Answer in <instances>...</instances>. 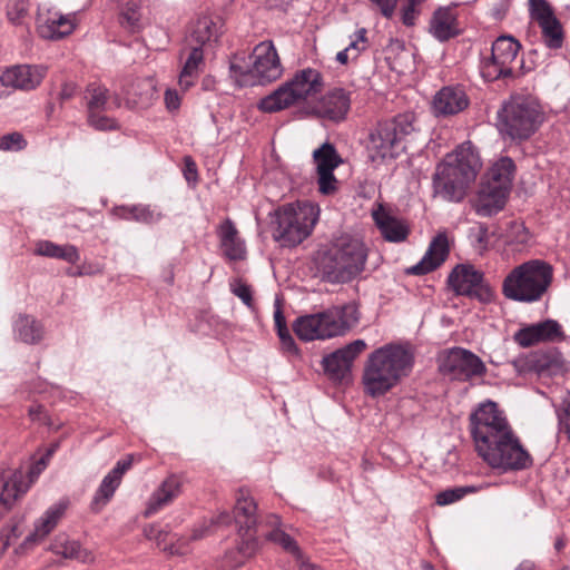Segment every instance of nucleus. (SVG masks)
Segmentation results:
<instances>
[{
    "label": "nucleus",
    "instance_id": "nucleus-1",
    "mask_svg": "<svg viewBox=\"0 0 570 570\" xmlns=\"http://www.w3.org/2000/svg\"><path fill=\"white\" fill-rule=\"evenodd\" d=\"M469 430L478 455L491 468L515 471L531 465L530 454L495 402H482L471 412Z\"/></svg>",
    "mask_w": 570,
    "mask_h": 570
},
{
    "label": "nucleus",
    "instance_id": "nucleus-2",
    "mask_svg": "<svg viewBox=\"0 0 570 570\" xmlns=\"http://www.w3.org/2000/svg\"><path fill=\"white\" fill-rule=\"evenodd\" d=\"M414 360V351L407 343H387L377 347L364 363V392L372 397L386 394L410 375Z\"/></svg>",
    "mask_w": 570,
    "mask_h": 570
},
{
    "label": "nucleus",
    "instance_id": "nucleus-3",
    "mask_svg": "<svg viewBox=\"0 0 570 570\" xmlns=\"http://www.w3.org/2000/svg\"><path fill=\"white\" fill-rule=\"evenodd\" d=\"M481 167L480 158L470 142L448 154L433 175L434 195L445 202L459 203L475 180Z\"/></svg>",
    "mask_w": 570,
    "mask_h": 570
},
{
    "label": "nucleus",
    "instance_id": "nucleus-4",
    "mask_svg": "<svg viewBox=\"0 0 570 570\" xmlns=\"http://www.w3.org/2000/svg\"><path fill=\"white\" fill-rule=\"evenodd\" d=\"M361 318L355 303L334 305L322 312L303 315L293 323L296 336L304 341L330 340L346 335Z\"/></svg>",
    "mask_w": 570,
    "mask_h": 570
},
{
    "label": "nucleus",
    "instance_id": "nucleus-5",
    "mask_svg": "<svg viewBox=\"0 0 570 570\" xmlns=\"http://www.w3.org/2000/svg\"><path fill=\"white\" fill-rule=\"evenodd\" d=\"M553 279V267L542 259H530L513 267L502 282L505 298L534 303L548 292Z\"/></svg>",
    "mask_w": 570,
    "mask_h": 570
},
{
    "label": "nucleus",
    "instance_id": "nucleus-6",
    "mask_svg": "<svg viewBox=\"0 0 570 570\" xmlns=\"http://www.w3.org/2000/svg\"><path fill=\"white\" fill-rule=\"evenodd\" d=\"M366 252L362 242L341 238L331 249L318 255L316 261L321 278L331 284H344L355 278L365 266Z\"/></svg>",
    "mask_w": 570,
    "mask_h": 570
},
{
    "label": "nucleus",
    "instance_id": "nucleus-7",
    "mask_svg": "<svg viewBox=\"0 0 570 570\" xmlns=\"http://www.w3.org/2000/svg\"><path fill=\"white\" fill-rule=\"evenodd\" d=\"M248 67L243 59L235 56L230 61V78L238 87H252L277 80L283 73V67L277 50L272 41L258 43L250 56Z\"/></svg>",
    "mask_w": 570,
    "mask_h": 570
},
{
    "label": "nucleus",
    "instance_id": "nucleus-8",
    "mask_svg": "<svg viewBox=\"0 0 570 570\" xmlns=\"http://www.w3.org/2000/svg\"><path fill=\"white\" fill-rule=\"evenodd\" d=\"M543 120L541 107L524 97H512L498 111V129L512 140L529 139Z\"/></svg>",
    "mask_w": 570,
    "mask_h": 570
},
{
    "label": "nucleus",
    "instance_id": "nucleus-9",
    "mask_svg": "<svg viewBox=\"0 0 570 570\" xmlns=\"http://www.w3.org/2000/svg\"><path fill=\"white\" fill-rule=\"evenodd\" d=\"M318 215V207L309 202L284 205L276 210L274 239L284 247L301 244L312 233Z\"/></svg>",
    "mask_w": 570,
    "mask_h": 570
},
{
    "label": "nucleus",
    "instance_id": "nucleus-10",
    "mask_svg": "<svg viewBox=\"0 0 570 570\" xmlns=\"http://www.w3.org/2000/svg\"><path fill=\"white\" fill-rule=\"evenodd\" d=\"M323 87L322 73L313 68H305L296 71L289 80L264 97L258 108L264 112H276L317 95Z\"/></svg>",
    "mask_w": 570,
    "mask_h": 570
},
{
    "label": "nucleus",
    "instance_id": "nucleus-11",
    "mask_svg": "<svg viewBox=\"0 0 570 570\" xmlns=\"http://www.w3.org/2000/svg\"><path fill=\"white\" fill-rule=\"evenodd\" d=\"M256 512V502L247 491L240 489L233 510L237 533L240 538V543L237 547L239 558L229 562L230 567L243 564L246 559L253 557L259 550L258 531L259 528H263V524L258 523Z\"/></svg>",
    "mask_w": 570,
    "mask_h": 570
},
{
    "label": "nucleus",
    "instance_id": "nucleus-12",
    "mask_svg": "<svg viewBox=\"0 0 570 570\" xmlns=\"http://www.w3.org/2000/svg\"><path fill=\"white\" fill-rule=\"evenodd\" d=\"M412 117L399 115L391 120L379 122L371 129L366 151L372 161L393 158L396 156V148L401 140L413 131Z\"/></svg>",
    "mask_w": 570,
    "mask_h": 570
},
{
    "label": "nucleus",
    "instance_id": "nucleus-13",
    "mask_svg": "<svg viewBox=\"0 0 570 570\" xmlns=\"http://www.w3.org/2000/svg\"><path fill=\"white\" fill-rule=\"evenodd\" d=\"M448 285L455 295L483 304L495 299V291L485 279L484 273L471 264H458L448 276Z\"/></svg>",
    "mask_w": 570,
    "mask_h": 570
},
{
    "label": "nucleus",
    "instance_id": "nucleus-14",
    "mask_svg": "<svg viewBox=\"0 0 570 570\" xmlns=\"http://www.w3.org/2000/svg\"><path fill=\"white\" fill-rule=\"evenodd\" d=\"M438 362L440 372L451 380L468 381L482 376L487 371L478 355L462 347L444 351Z\"/></svg>",
    "mask_w": 570,
    "mask_h": 570
},
{
    "label": "nucleus",
    "instance_id": "nucleus-15",
    "mask_svg": "<svg viewBox=\"0 0 570 570\" xmlns=\"http://www.w3.org/2000/svg\"><path fill=\"white\" fill-rule=\"evenodd\" d=\"M47 68L40 65H14L0 75V83L12 90L30 91L43 80Z\"/></svg>",
    "mask_w": 570,
    "mask_h": 570
},
{
    "label": "nucleus",
    "instance_id": "nucleus-16",
    "mask_svg": "<svg viewBox=\"0 0 570 570\" xmlns=\"http://www.w3.org/2000/svg\"><path fill=\"white\" fill-rule=\"evenodd\" d=\"M364 340H355L323 358L325 372L332 380L342 381L351 372L354 360L366 350Z\"/></svg>",
    "mask_w": 570,
    "mask_h": 570
},
{
    "label": "nucleus",
    "instance_id": "nucleus-17",
    "mask_svg": "<svg viewBox=\"0 0 570 570\" xmlns=\"http://www.w3.org/2000/svg\"><path fill=\"white\" fill-rule=\"evenodd\" d=\"M564 338L561 325L554 320L531 324L514 334V341L522 347H530L541 342H554Z\"/></svg>",
    "mask_w": 570,
    "mask_h": 570
},
{
    "label": "nucleus",
    "instance_id": "nucleus-18",
    "mask_svg": "<svg viewBox=\"0 0 570 570\" xmlns=\"http://www.w3.org/2000/svg\"><path fill=\"white\" fill-rule=\"evenodd\" d=\"M132 461V455H127L125 459L119 460L114 469L102 479L92 498L91 510L98 512L111 500L121 483L124 474L131 468Z\"/></svg>",
    "mask_w": 570,
    "mask_h": 570
},
{
    "label": "nucleus",
    "instance_id": "nucleus-19",
    "mask_svg": "<svg viewBox=\"0 0 570 570\" xmlns=\"http://www.w3.org/2000/svg\"><path fill=\"white\" fill-rule=\"evenodd\" d=\"M450 254V239L446 232H440L431 240L422 259L407 269L412 275H424L441 266Z\"/></svg>",
    "mask_w": 570,
    "mask_h": 570
},
{
    "label": "nucleus",
    "instance_id": "nucleus-20",
    "mask_svg": "<svg viewBox=\"0 0 570 570\" xmlns=\"http://www.w3.org/2000/svg\"><path fill=\"white\" fill-rule=\"evenodd\" d=\"M68 507L69 501L67 499H62L49 507L35 522L33 531L26 537L22 547H31L42 541L65 517Z\"/></svg>",
    "mask_w": 570,
    "mask_h": 570
},
{
    "label": "nucleus",
    "instance_id": "nucleus-21",
    "mask_svg": "<svg viewBox=\"0 0 570 570\" xmlns=\"http://www.w3.org/2000/svg\"><path fill=\"white\" fill-rule=\"evenodd\" d=\"M224 33V20L219 16L199 17L193 24L187 37L188 45H196L200 48L218 42Z\"/></svg>",
    "mask_w": 570,
    "mask_h": 570
},
{
    "label": "nucleus",
    "instance_id": "nucleus-22",
    "mask_svg": "<svg viewBox=\"0 0 570 570\" xmlns=\"http://www.w3.org/2000/svg\"><path fill=\"white\" fill-rule=\"evenodd\" d=\"M469 106V98L461 86H446L440 89L434 98L432 108L438 116H452L463 111Z\"/></svg>",
    "mask_w": 570,
    "mask_h": 570
},
{
    "label": "nucleus",
    "instance_id": "nucleus-23",
    "mask_svg": "<svg viewBox=\"0 0 570 570\" xmlns=\"http://www.w3.org/2000/svg\"><path fill=\"white\" fill-rule=\"evenodd\" d=\"M372 217L385 240L401 243L407 238L410 227L406 222L391 215L381 204L372 212Z\"/></svg>",
    "mask_w": 570,
    "mask_h": 570
},
{
    "label": "nucleus",
    "instance_id": "nucleus-24",
    "mask_svg": "<svg viewBox=\"0 0 570 570\" xmlns=\"http://www.w3.org/2000/svg\"><path fill=\"white\" fill-rule=\"evenodd\" d=\"M508 195L489 184H483L476 196L471 200L479 216L490 217L499 213L505 204Z\"/></svg>",
    "mask_w": 570,
    "mask_h": 570
},
{
    "label": "nucleus",
    "instance_id": "nucleus-25",
    "mask_svg": "<svg viewBox=\"0 0 570 570\" xmlns=\"http://www.w3.org/2000/svg\"><path fill=\"white\" fill-rule=\"evenodd\" d=\"M350 104L348 94L342 88H336L321 99L317 105V114L323 118L340 121L345 118Z\"/></svg>",
    "mask_w": 570,
    "mask_h": 570
},
{
    "label": "nucleus",
    "instance_id": "nucleus-26",
    "mask_svg": "<svg viewBox=\"0 0 570 570\" xmlns=\"http://www.w3.org/2000/svg\"><path fill=\"white\" fill-rule=\"evenodd\" d=\"M218 237L223 254L229 261H242L246 257L245 242L240 238L234 223L227 218L218 227Z\"/></svg>",
    "mask_w": 570,
    "mask_h": 570
},
{
    "label": "nucleus",
    "instance_id": "nucleus-27",
    "mask_svg": "<svg viewBox=\"0 0 570 570\" xmlns=\"http://www.w3.org/2000/svg\"><path fill=\"white\" fill-rule=\"evenodd\" d=\"M181 492V481L176 475H169L166 478L161 484L154 491L149 501L147 503V508L145 511V515L149 517L164 507L171 503Z\"/></svg>",
    "mask_w": 570,
    "mask_h": 570
},
{
    "label": "nucleus",
    "instance_id": "nucleus-28",
    "mask_svg": "<svg viewBox=\"0 0 570 570\" xmlns=\"http://www.w3.org/2000/svg\"><path fill=\"white\" fill-rule=\"evenodd\" d=\"M75 27V14L52 12L46 21L39 26V33L45 39L58 40L69 36L73 31Z\"/></svg>",
    "mask_w": 570,
    "mask_h": 570
},
{
    "label": "nucleus",
    "instance_id": "nucleus-29",
    "mask_svg": "<svg viewBox=\"0 0 570 570\" xmlns=\"http://www.w3.org/2000/svg\"><path fill=\"white\" fill-rule=\"evenodd\" d=\"M430 32L439 41H446L458 36V20L453 11L449 8L436 10L430 22Z\"/></svg>",
    "mask_w": 570,
    "mask_h": 570
},
{
    "label": "nucleus",
    "instance_id": "nucleus-30",
    "mask_svg": "<svg viewBox=\"0 0 570 570\" xmlns=\"http://www.w3.org/2000/svg\"><path fill=\"white\" fill-rule=\"evenodd\" d=\"M155 86L149 79L132 82L126 90L125 101L130 109H145L153 104Z\"/></svg>",
    "mask_w": 570,
    "mask_h": 570
},
{
    "label": "nucleus",
    "instance_id": "nucleus-31",
    "mask_svg": "<svg viewBox=\"0 0 570 570\" xmlns=\"http://www.w3.org/2000/svg\"><path fill=\"white\" fill-rule=\"evenodd\" d=\"M514 169L513 160L509 157H502L489 169L485 184L500 188L501 191L508 195L512 185Z\"/></svg>",
    "mask_w": 570,
    "mask_h": 570
},
{
    "label": "nucleus",
    "instance_id": "nucleus-32",
    "mask_svg": "<svg viewBox=\"0 0 570 570\" xmlns=\"http://www.w3.org/2000/svg\"><path fill=\"white\" fill-rule=\"evenodd\" d=\"M20 479V475H14L8 481L0 479V519L27 493L28 487L22 488Z\"/></svg>",
    "mask_w": 570,
    "mask_h": 570
},
{
    "label": "nucleus",
    "instance_id": "nucleus-33",
    "mask_svg": "<svg viewBox=\"0 0 570 570\" xmlns=\"http://www.w3.org/2000/svg\"><path fill=\"white\" fill-rule=\"evenodd\" d=\"M267 519V522L275 528L263 532L265 539L281 546L286 552L291 553L294 559L299 558L303 552L297 542L288 533L278 528L281 524L279 517L271 514Z\"/></svg>",
    "mask_w": 570,
    "mask_h": 570
},
{
    "label": "nucleus",
    "instance_id": "nucleus-34",
    "mask_svg": "<svg viewBox=\"0 0 570 570\" xmlns=\"http://www.w3.org/2000/svg\"><path fill=\"white\" fill-rule=\"evenodd\" d=\"M35 253L39 256L59 258L70 264H76L80 259L79 252L75 245H57L50 240L38 242Z\"/></svg>",
    "mask_w": 570,
    "mask_h": 570
},
{
    "label": "nucleus",
    "instance_id": "nucleus-35",
    "mask_svg": "<svg viewBox=\"0 0 570 570\" xmlns=\"http://www.w3.org/2000/svg\"><path fill=\"white\" fill-rule=\"evenodd\" d=\"M190 47V51L188 53L187 60L183 67V70L179 75V86L187 90L194 85L195 79L199 75V66L204 62V51L203 48L196 45H188Z\"/></svg>",
    "mask_w": 570,
    "mask_h": 570
},
{
    "label": "nucleus",
    "instance_id": "nucleus-36",
    "mask_svg": "<svg viewBox=\"0 0 570 570\" xmlns=\"http://www.w3.org/2000/svg\"><path fill=\"white\" fill-rule=\"evenodd\" d=\"M481 76L485 81H495L513 77V67L498 58L491 50V55L483 58L480 65Z\"/></svg>",
    "mask_w": 570,
    "mask_h": 570
},
{
    "label": "nucleus",
    "instance_id": "nucleus-37",
    "mask_svg": "<svg viewBox=\"0 0 570 570\" xmlns=\"http://www.w3.org/2000/svg\"><path fill=\"white\" fill-rule=\"evenodd\" d=\"M50 550L67 559H76L81 562L90 560V553L81 549L77 541L69 540V538L63 533H60L55 538L50 546Z\"/></svg>",
    "mask_w": 570,
    "mask_h": 570
},
{
    "label": "nucleus",
    "instance_id": "nucleus-38",
    "mask_svg": "<svg viewBox=\"0 0 570 570\" xmlns=\"http://www.w3.org/2000/svg\"><path fill=\"white\" fill-rule=\"evenodd\" d=\"M87 106L88 114H91L96 111L110 110L112 106L118 108L120 102L117 96L112 101H109L108 90L104 86L90 83L87 87Z\"/></svg>",
    "mask_w": 570,
    "mask_h": 570
},
{
    "label": "nucleus",
    "instance_id": "nucleus-39",
    "mask_svg": "<svg viewBox=\"0 0 570 570\" xmlns=\"http://www.w3.org/2000/svg\"><path fill=\"white\" fill-rule=\"evenodd\" d=\"M115 214L121 219L142 224H153L161 218V213L156 212L149 205L120 206L115 208Z\"/></svg>",
    "mask_w": 570,
    "mask_h": 570
},
{
    "label": "nucleus",
    "instance_id": "nucleus-40",
    "mask_svg": "<svg viewBox=\"0 0 570 570\" xmlns=\"http://www.w3.org/2000/svg\"><path fill=\"white\" fill-rule=\"evenodd\" d=\"M366 33L367 30L365 28L358 29L351 38L348 46L337 52L336 60L341 65H347L350 61H356L361 53L368 48Z\"/></svg>",
    "mask_w": 570,
    "mask_h": 570
},
{
    "label": "nucleus",
    "instance_id": "nucleus-41",
    "mask_svg": "<svg viewBox=\"0 0 570 570\" xmlns=\"http://www.w3.org/2000/svg\"><path fill=\"white\" fill-rule=\"evenodd\" d=\"M14 333L18 340L35 344L38 343L42 337L41 325L30 316H19L14 323Z\"/></svg>",
    "mask_w": 570,
    "mask_h": 570
},
{
    "label": "nucleus",
    "instance_id": "nucleus-42",
    "mask_svg": "<svg viewBox=\"0 0 570 570\" xmlns=\"http://www.w3.org/2000/svg\"><path fill=\"white\" fill-rule=\"evenodd\" d=\"M313 158L316 163L317 173L334 170L342 163L341 156L330 142H324L320 148L315 149Z\"/></svg>",
    "mask_w": 570,
    "mask_h": 570
},
{
    "label": "nucleus",
    "instance_id": "nucleus-43",
    "mask_svg": "<svg viewBox=\"0 0 570 570\" xmlns=\"http://www.w3.org/2000/svg\"><path fill=\"white\" fill-rule=\"evenodd\" d=\"M520 48V42L512 36H500L492 43L491 50L498 55V58L513 67Z\"/></svg>",
    "mask_w": 570,
    "mask_h": 570
},
{
    "label": "nucleus",
    "instance_id": "nucleus-44",
    "mask_svg": "<svg viewBox=\"0 0 570 570\" xmlns=\"http://www.w3.org/2000/svg\"><path fill=\"white\" fill-rule=\"evenodd\" d=\"M543 42L551 49H559L563 43V29L557 17L539 24Z\"/></svg>",
    "mask_w": 570,
    "mask_h": 570
},
{
    "label": "nucleus",
    "instance_id": "nucleus-45",
    "mask_svg": "<svg viewBox=\"0 0 570 570\" xmlns=\"http://www.w3.org/2000/svg\"><path fill=\"white\" fill-rule=\"evenodd\" d=\"M120 23L129 30H135L140 20V0H119Z\"/></svg>",
    "mask_w": 570,
    "mask_h": 570
},
{
    "label": "nucleus",
    "instance_id": "nucleus-46",
    "mask_svg": "<svg viewBox=\"0 0 570 570\" xmlns=\"http://www.w3.org/2000/svg\"><path fill=\"white\" fill-rule=\"evenodd\" d=\"M529 14L538 24L556 17L553 8L547 0H528Z\"/></svg>",
    "mask_w": 570,
    "mask_h": 570
},
{
    "label": "nucleus",
    "instance_id": "nucleus-47",
    "mask_svg": "<svg viewBox=\"0 0 570 570\" xmlns=\"http://www.w3.org/2000/svg\"><path fill=\"white\" fill-rule=\"evenodd\" d=\"M474 492H476V488L474 487H458L453 489H446L436 494L435 502L438 505H448L461 500L468 493Z\"/></svg>",
    "mask_w": 570,
    "mask_h": 570
},
{
    "label": "nucleus",
    "instance_id": "nucleus-48",
    "mask_svg": "<svg viewBox=\"0 0 570 570\" xmlns=\"http://www.w3.org/2000/svg\"><path fill=\"white\" fill-rule=\"evenodd\" d=\"M28 0H10L7 7L8 19L14 23H22L28 14Z\"/></svg>",
    "mask_w": 570,
    "mask_h": 570
},
{
    "label": "nucleus",
    "instance_id": "nucleus-49",
    "mask_svg": "<svg viewBox=\"0 0 570 570\" xmlns=\"http://www.w3.org/2000/svg\"><path fill=\"white\" fill-rule=\"evenodd\" d=\"M27 146V141L20 132L13 131L0 137V150L18 151Z\"/></svg>",
    "mask_w": 570,
    "mask_h": 570
},
{
    "label": "nucleus",
    "instance_id": "nucleus-50",
    "mask_svg": "<svg viewBox=\"0 0 570 570\" xmlns=\"http://www.w3.org/2000/svg\"><path fill=\"white\" fill-rule=\"evenodd\" d=\"M230 292L237 296L246 306H253L252 288L240 278H235L229 283Z\"/></svg>",
    "mask_w": 570,
    "mask_h": 570
},
{
    "label": "nucleus",
    "instance_id": "nucleus-51",
    "mask_svg": "<svg viewBox=\"0 0 570 570\" xmlns=\"http://www.w3.org/2000/svg\"><path fill=\"white\" fill-rule=\"evenodd\" d=\"M88 124L97 130H111L117 128L116 119L101 115V111L88 114Z\"/></svg>",
    "mask_w": 570,
    "mask_h": 570
},
{
    "label": "nucleus",
    "instance_id": "nucleus-52",
    "mask_svg": "<svg viewBox=\"0 0 570 570\" xmlns=\"http://www.w3.org/2000/svg\"><path fill=\"white\" fill-rule=\"evenodd\" d=\"M509 244L524 245L530 239V234L523 224L513 223L507 235Z\"/></svg>",
    "mask_w": 570,
    "mask_h": 570
},
{
    "label": "nucleus",
    "instance_id": "nucleus-53",
    "mask_svg": "<svg viewBox=\"0 0 570 570\" xmlns=\"http://www.w3.org/2000/svg\"><path fill=\"white\" fill-rule=\"evenodd\" d=\"M334 170L317 173L318 189L324 195L333 194L337 188V179L335 178Z\"/></svg>",
    "mask_w": 570,
    "mask_h": 570
},
{
    "label": "nucleus",
    "instance_id": "nucleus-54",
    "mask_svg": "<svg viewBox=\"0 0 570 570\" xmlns=\"http://www.w3.org/2000/svg\"><path fill=\"white\" fill-rule=\"evenodd\" d=\"M144 534L148 540L155 541L159 548H164V546L167 544L168 537H169L168 531H165L155 525L146 527L144 529Z\"/></svg>",
    "mask_w": 570,
    "mask_h": 570
},
{
    "label": "nucleus",
    "instance_id": "nucleus-55",
    "mask_svg": "<svg viewBox=\"0 0 570 570\" xmlns=\"http://www.w3.org/2000/svg\"><path fill=\"white\" fill-rule=\"evenodd\" d=\"M472 237H473V246L478 252L482 253L488 248L489 233H488L487 227H484L482 225L479 226L472 233Z\"/></svg>",
    "mask_w": 570,
    "mask_h": 570
},
{
    "label": "nucleus",
    "instance_id": "nucleus-56",
    "mask_svg": "<svg viewBox=\"0 0 570 570\" xmlns=\"http://www.w3.org/2000/svg\"><path fill=\"white\" fill-rule=\"evenodd\" d=\"M45 468V460L41 459L39 462L36 463V465L30 470L29 472V482H24L23 481V474L21 472H14L10 478L8 479H4L2 476H0V479L4 480V481H8L10 480L11 478H13L14 475H20V480H21V487L24 488V487H28V489L30 488L31 483H33V481L36 480V478L40 474V472L42 471V469Z\"/></svg>",
    "mask_w": 570,
    "mask_h": 570
},
{
    "label": "nucleus",
    "instance_id": "nucleus-57",
    "mask_svg": "<svg viewBox=\"0 0 570 570\" xmlns=\"http://www.w3.org/2000/svg\"><path fill=\"white\" fill-rule=\"evenodd\" d=\"M282 347L293 354L298 352L297 346L293 336L291 335L288 327H283V330L277 331Z\"/></svg>",
    "mask_w": 570,
    "mask_h": 570
},
{
    "label": "nucleus",
    "instance_id": "nucleus-58",
    "mask_svg": "<svg viewBox=\"0 0 570 570\" xmlns=\"http://www.w3.org/2000/svg\"><path fill=\"white\" fill-rule=\"evenodd\" d=\"M163 550L173 556L186 554L188 552L187 541L185 539H177L176 542H173V539H170V543L165 544Z\"/></svg>",
    "mask_w": 570,
    "mask_h": 570
},
{
    "label": "nucleus",
    "instance_id": "nucleus-59",
    "mask_svg": "<svg viewBox=\"0 0 570 570\" xmlns=\"http://www.w3.org/2000/svg\"><path fill=\"white\" fill-rule=\"evenodd\" d=\"M419 14L420 8L405 3V6L402 9V22L405 26H413Z\"/></svg>",
    "mask_w": 570,
    "mask_h": 570
},
{
    "label": "nucleus",
    "instance_id": "nucleus-60",
    "mask_svg": "<svg viewBox=\"0 0 570 570\" xmlns=\"http://www.w3.org/2000/svg\"><path fill=\"white\" fill-rule=\"evenodd\" d=\"M381 11V13L391 18L395 11L397 0H371Z\"/></svg>",
    "mask_w": 570,
    "mask_h": 570
},
{
    "label": "nucleus",
    "instance_id": "nucleus-61",
    "mask_svg": "<svg viewBox=\"0 0 570 570\" xmlns=\"http://www.w3.org/2000/svg\"><path fill=\"white\" fill-rule=\"evenodd\" d=\"M165 104L168 110L175 111L180 106V96L176 90L167 89L165 92Z\"/></svg>",
    "mask_w": 570,
    "mask_h": 570
},
{
    "label": "nucleus",
    "instance_id": "nucleus-62",
    "mask_svg": "<svg viewBox=\"0 0 570 570\" xmlns=\"http://www.w3.org/2000/svg\"><path fill=\"white\" fill-rule=\"evenodd\" d=\"M185 168H184V176L187 179V181H196L197 180V166L195 161L191 159V157L187 156L184 158Z\"/></svg>",
    "mask_w": 570,
    "mask_h": 570
},
{
    "label": "nucleus",
    "instance_id": "nucleus-63",
    "mask_svg": "<svg viewBox=\"0 0 570 570\" xmlns=\"http://www.w3.org/2000/svg\"><path fill=\"white\" fill-rule=\"evenodd\" d=\"M560 429L563 431L570 441V401L566 403L563 412L559 414Z\"/></svg>",
    "mask_w": 570,
    "mask_h": 570
},
{
    "label": "nucleus",
    "instance_id": "nucleus-64",
    "mask_svg": "<svg viewBox=\"0 0 570 570\" xmlns=\"http://www.w3.org/2000/svg\"><path fill=\"white\" fill-rule=\"evenodd\" d=\"M295 561L297 563L298 570H321L317 564L312 563L304 557L303 553L299 556V558H296Z\"/></svg>",
    "mask_w": 570,
    "mask_h": 570
}]
</instances>
